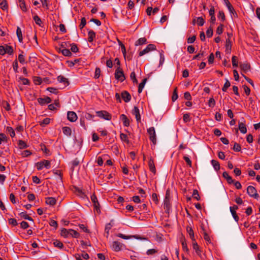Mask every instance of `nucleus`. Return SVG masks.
I'll return each mask as SVG.
<instances>
[{
    "label": "nucleus",
    "mask_w": 260,
    "mask_h": 260,
    "mask_svg": "<svg viewBox=\"0 0 260 260\" xmlns=\"http://www.w3.org/2000/svg\"><path fill=\"white\" fill-rule=\"evenodd\" d=\"M60 235L64 238H68L70 236L73 238H78L79 236V234L77 231L73 229L67 230L64 228L61 230Z\"/></svg>",
    "instance_id": "nucleus-1"
},
{
    "label": "nucleus",
    "mask_w": 260,
    "mask_h": 260,
    "mask_svg": "<svg viewBox=\"0 0 260 260\" xmlns=\"http://www.w3.org/2000/svg\"><path fill=\"white\" fill-rule=\"evenodd\" d=\"M115 78L116 79L120 81L121 82L123 81L125 78L124 75V73L120 67H117L115 73Z\"/></svg>",
    "instance_id": "nucleus-2"
},
{
    "label": "nucleus",
    "mask_w": 260,
    "mask_h": 260,
    "mask_svg": "<svg viewBox=\"0 0 260 260\" xmlns=\"http://www.w3.org/2000/svg\"><path fill=\"white\" fill-rule=\"evenodd\" d=\"M36 166L37 169L38 170H41L44 167L47 169L51 168L50 161L48 160H44L43 161L38 162H37Z\"/></svg>",
    "instance_id": "nucleus-3"
},
{
    "label": "nucleus",
    "mask_w": 260,
    "mask_h": 260,
    "mask_svg": "<svg viewBox=\"0 0 260 260\" xmlns=\"http://www.w3.org/2000/svg\"><path fill=\"white\" fill-rule=\"evenodd\" d=\"M247 193L248 195L254 199H258L259 195L257 193V191L255 187L252 186H248L247 188Z\"/></svg>",
    "instance_id": "nucleus-4"
},
{
    "label": "nucleus",
    "mask_w": 260,
    "mask_h": 260,
    "mask_svg": "<svg viewBox=\"0 0 260 260\" xmlns=\"http://www.w3.org/2000/svg\"><path fill=\"white\" fill-rule=\"evenodd\" d=\"M147 132L149 135V139L153 143V145H155L156 143V134L154 127H151L147 129Z\"/></svg>",
    "instance_id": "nucleus-5"
},
{
    "label": "nucleus",
    "mask_w": 260,
    "mask_h": 260,
    "mask_svg": "<svg viewBox=\"0 0 260 260\" xmlns=\"http://www.w3.org/2000/svg\"><path fill=\"white\" fill-rule=\"evenodd\" d=\"M96 114L98 116L105 120H110L112 118L111 115L106 111H96Z\"/></svg>",
    "instance_id": "nucleus-6"
},
{
    "label": "nucleus",
    "mask_w": 260,
    "mask_h": 260,
    "mask_svg": "<svg viewBox=\"0 0 260 260\" xmlns=\"http://www.w3.org/2000/svg\"><path fill=\"white\" fill-rule=\"evenodd\" d=\"M156 49V48L155 45L154 44H149L146 47V48H145L143 50L139 52V55L140 56H142L144 55V54L148 53L150 51L155 50Z\"/></svg>",
    "instance_id": "nucleus-7"
},
{
    "label": "nucleus",
    "mask_w": 260,
    "mask_h": 260,
    "mask_svg": "<svg viewBox=\"0 0 260 260\" xmlns=\"http://www.w3.org/2000/svg\"><path fill=\"white\" fill-rule=\"evenodd\" d=\"M123 246L124 245L118 241H113L111 245V248L114 251L118 252L121 250Z\"/></svg>",
    "instance_id": "nucleus-8"
},
{
    "label": "nucleus",
    "mask_w": 260,
    "mask_h": 260,
    "mask_svg": "<svg viewBox=\"0 0 260 260\" xmlns=\"http://www.w3.org/2000/svg\"><path fill=\"white\" fill-rule=\"evenodd\" d=\"M132 113L135 116L137 121L138 122H140L141 121V116L140 114L139 109L137 106H134V109L132 110Z\"/></svg>",
    "instance_id": "nucleus-9"
},
{
    "label": "nucleus",
    "mask_w": 260,
    "mask_h": 260,
    "mask_svg": "<svg viewBox=\"0 0 260 260\" xmlns=\"http://www.w3.org/2000/svg\"><path fill=\"white\" fill-rule=\"evenodd\" d=\"M68 119L71 121L74 122L77 119V116L75 112L73 111H69L67 114Z\"/></svg>",
    "instance_id": "nucleus-10"
},
{
    "label": "nucleus",
    "mask_w": 260,
    "mask_h": 260,
    "mask_svg": "<svg viewBox=\"0 0 260 260\" xmlns=\"http://www.w3.org/2000/svg\"><path fill=\"white\" fill-rule=\"evenodd\" d=\"M57 81L59 83H63L64 87H66L69 85V81L68 79L65 78L62 75H59L57 78Z\"/></svg>",
    "instance_id": "nucleus-11"
},
{
    "label": "nucleus",
    "mask_w": 260,
    "mask_h": 260,
    "mask_svg": "<svg viewBox=\"0 0 260 260\" xmlns=\"http://www.w3.org/2000/svg\"><path fill=\"white\" fill-rule=\"evenodd\" d=\"M37 101L41 105L49 104L51 102V99L48 96H46L44 98H39L37 99Z\"/></svg>",
    "instance_id": "nucleus-12"
},
{
    "label": "nucleus",
    "mask_w": 260,
    "mask_h": 260,
    "mask_svg": "<svg viewBox=\"0 0 260 260\" xmlns=\"http://www.w3.org/2000/svg\"><path fill=\"white\" fill-rule=\"evenodd\" d=\"M192 248L195 250L197 254L201 258H202L201 254V250L199 246L196 241H192Z\"/></svg>",
    "instance_id": "nucleus-13"
},
{
    "label": "nucleus",
    "mask_w": 260,
    "mask_h": 260,
    "mask_svg": "<svg viewBox=\"0 0 260 260\" xmlns=\"http://www.w3.org/2000/svg\"><path fill=\"white\" fill-rule=\"evenodd\" d=\"M121 98L126 103L129 102L131 100V95L127 91L122 92Z\"/></svg>",
    "instance_id": "nucleus-14"
},
{
    "label": "nucleus",
    "mask_w": 260,
    "mask_h": 260,
    "mask_svg": "<svg viewBox=\"0 0 260 260\" xmlns=\"http://www.w3.org/2000/svg\"><path fill=\"white\" fill-rule=\"evenodd\" d=\"M148 166L150 171L152 172L154 174L156 173V169L154 165L153 159L152 157L149 158V160L148 161Z\"/></svg>",
    "instance_id": "nucleus-15"
},
{
    "label": "nucleus",
    "mask_w": 260,
    "mask_h": 260,
    "mask_svg": "<svg viewBox=\"0 0 260 260\" xmlns=\"http://www.w3.org/2000/svg\"><path fill=\"white\" fill-rule=\"evenodd\" d=\"M240 68L244 73H246L250 70V66L247 63H240Z\"/></svg>",
    "instance_id": "nucleus-16"
},
{
    "label": "nucleus",
    "mask_w": 260,
    "mask_h": 260,
    "mask_svg": "<svg viewBox=\"0 0 260 260\" xmlns=\"http://www.w3.org/2000/svg\"><path fill=\"white\" fill-rule=\"evenodd\" d=\"M120 120L122 121L124 126H128L129 125V120L124 114H121L120 116Z\"/></svg>",
    "instance_id": "nucleus-17"
},
{
    "label": "nucleus",
    "mask_w": 260,
    "mask_h": 260,
    "mask_svg": "<svg viewBox=\"0 0 260 260\" xmlns=\"http://www.w3.org/2000/svg\"><path fill=\"white\" fill-rule=\"evenodd\" d=\"M232 48V42L229 39H226L225 44V52L226 54H230Z\"/></svg>",
    "instance_id": "nucleus-18"
},
{
    "label": "nucleus",
    "mask_w": 260,
    "mask_h": 260,
    "mask_svg": "<svg viewBox=\"0 0 260 260\" xmlns=\"http://www.w3.org/2000/svg\"><path fill=\"white\" fill-rule=\"evenodd\" d=\"M88 41L89 42H92L94 39L95 38V32L92 30H89L88 32Z\"/></svg>",
    "instance_id": "nucleus-19"
},
{
    "label": "nucleus",
    "mask_w": 260,
    "mask_h": 260,
    "mask_svg": "<svg viewBox=\"0 0 260 260\" xmlns=\"http://www.w3.org/2000/svg\"><path fill=\"white\" fill-rule=\"evenodd\" d=\"M46 203L48 205L53 206L56 203V200L54 198L47 197L46 198Z\"/></svg>",
    "instance_id": "nucleus-20"
},
{
    "label": "nucleus",
    "mask_w": 260,
    "mask_h": 260,
    "mask_svg": "<svg viewBox=\"0 0 260 260\" xmlns=\"http://www.w3.org/2000/svg\"><path fill=\"white\" fill-rule=\"evenodd\" d=\"M222 176L226 180L227 182L229 184H232L234 182V180L226 172H224L223 173Z\"/></svg>",
    "instance_id": "nucleus-21"
},
{
    "label": "nucleus",
    "mask_w": 260,
    "mask_h": 260,
    "mask_svg": "<svg viewBox=\"0 0 260 260\" xmlns=\"http://www.w3.org/2000/svg\"><path fill=\"white\" fill-rule=\"evenodd\" d=\"M16 35L18 37L19 42L20 43H22V41H23V37H22V31H21V28L19 26H17V27Z\"/></svg>",
    "instance_id": "nucleus-22"
},
{
    "label": "nucleus",
    "mask_w": 260,
    "mask_h": 260,
    "mask_svg": "<svg viewBox=\"0 0 260 260\" xmlns=\"http://www.w3.org/2000/svg\"><path fill=\"white\" fill-rule=\"evenodd\" d=\"M239 129L241 133L245 134L247 133V128L245 126V124L243 122L239 123Z\"/></svg>",
    "instance_id": "nucleus-23"
},
{
    "label": "nucleus",
    "mask_w": 260,
    "mask_h": 260,
    "mask_svg": "<svg viewBox=\"0 0 260 260\" xmlns=\"http://www.w3.org/2000/svg\"><path fill=\"white\" fill-rule=\"evenodd\" d=\"M147 43V40L145 38H141L139 39L135 43L136 46L142 45Z\"/></svg>",
    "instance_id": "nucleus-24"
},
{
    "label": "nucleus",
    "mask_w": 260,
    "mask_h": 260,
    "mask_svg": "<svg viewBox=\"0 0 260 260\" xmlns=\"http://www.w3.org/2000/svg\"><path fill=\"white\" fill-rule=\"evenodd\" d=\"M225 4L228 7V9L230 13H234L235 12L234 9L232 5L231 4L229 0H224Z\"/></svg>",
    "instance_id": "nucleus-25"
},
{
    "label": "nucleus",
    "mask_w": 260,
    "mask_h": 260,
    "mask_svg": "<svg viewBox=\"0 0 260 260\" xmlns=\"http://www.w3.org/2000/svg\"><path fill=\"white\" fill-rule=\"evenodd\" d=\"M19 215L21 217L25 219L33 221L32 218L31 217L29 216L27 214L26 212H22L20 213Z\"/></svg>",
    "instance_id": "nucleus-26"
},
{
    "label": "nucleus",
    "mask_w": 260,
    "mask_h": 260,
    "mask_svg": "<svg viewBox=\"0 0 260 260\" xmlns=\"http://www.w3.org/2000/svg\"><path fill=\"white\" fill-rule=\"evenodd\" d=\"M8 138L3 133H0V145L2 143H8Z\"/></svg>",
    "instance_id": "nucleus-27"
},
{
    "label": "nucleus",
    "mask_w": 260,
    "mask_h": 260,
    "mask_svg": "<svg viewBox=\"0 0 260 260\" xmlns=\"http://www.w3.org/2000/svg\"><path fill=\"white\" fill-rule=\"evenodd\" d=\"M186 230H187V233H188V234H189L190 238L192 240V241H194L195 239H194V233H193L192 229L191 227L187 226L186 228Z\"/></svg>",
    "instance_id": "nucleus-28"
},
{
    "label": "nucleus",
    "mask_w": 260,
    "mask_h": 260,
    "mask_svg": "<svg viewBox=\"0 0 260 260\" xmlns=\"http://www.w3.org/2000/svg\"><path fill=\"white\" fill-rule=\"evenodd\" d=\"M62 132L63 133L67 136H70L72 133L71 129L68 126L63 127L62 128Z\"/></svg>",
    "instance_id": "nucleus-29"
},
{
    "label": "nucleus",
    "mask_w": 260,
    "mask_h": 260,
    "mask_svg": "<svg viewBox=\"0 0 260 260\" xmlns=\"http://www.w3.org/2000/svg\"><path fill=\"white\" fill-rule=\"evenodd\" d=\"M146 81H147V79L145 78L143 80L142 82H141L139 84V86H138V91L139 93L142 91Z\"/></svg>",
    "instance_id": "nucleus-30"
},
{
    "label": "nucleus",
    "mask_w": 260,
    "mask_h": 260,
    "mask_svg": "<svg viewBox=\"0 0 260 260\" xmlns=\"http://www.w3.org/2000/svg\"><path fill=\"white\" fill-rule=\"evenodd\" d=\"M59 51L62 53V54L66 56H70L72 55V53L70 50L68 49H59Z\"/></svg>",
    "instance_id": "nucleus-31"
},
{
    "label": "nucleus",
    "mask_w": 260,
    "mask_h": 260,
    "mask_svg": "<svg viewBox=\"0 0 260 260\" xmlns=\"http://www.w3.org/2000/svg\"><path fill=\"white\" fill-rule=\"evenodd\" d=\"M6 132L10 134L12 138H13L15 136V132L13 128L10 126H7L6 128Z\"/></svg>",
    "instance_id": "nucleus-32"
},
{
    "label": "nucleus",
    "mask_w": 260,
    "mask_h": 260,
    "mask_svg": "<svg viewBox=\"0 0 260 260\" xmlns=\"http://www.w3.org/2000/svg\"><path fill=\"white\" fill-rule=\"evenodd\" d=\"M211 164L216 171L220 169V164L217 161L213 159L211 160Z\"/></svg>",
    "instance_id": "nucleus-33"
},
{
    "label": "nucleus",
    "mask_w": 260,
    "mask_h": 260,
    "mask_svg": "<svg viewBox=\"0 0 260 260\" xmlns=\"http://www.w3.org/2000/svg\"><path fill=\"white\" fill-rule=\"evenodd\" d=\"M0 7L3 10H7L8 5L6 0H0Z\"/></svg>",
    "instance_id": "nucleus-34"
},
{
    "label": "nucleus",
    "mask_w": 260,
    "mask_h": 260,
    "mask_svg": "<svg viewBox=\"0 0 260 260\" xmlns=\"http://www.w3.org/2000/svg\"><path fill=\"white\" fill-rule=\"evenodd\" d=\"M53 245L55 247H58L60 249H62L63 247V243L58 240H55L53 241Z\"/></svg>",
    "instance_id": "nucleus-35"
},
{
    "label": "nucleus",
    "mask_w": 260,
    "mask_h": 260,
    "mask_svg": "<svg viewBox=\"0 0 260 260\" xmlns=\"http://www.w3.org/2000/svg\"><path fill=\"white\" fill-rule=\"evenodd\" d=\"M197 23L199 26H203L205 23V20L202 17H199L197 18Z\"/></svg>",
    "instance_id": "nucleus-36"
},
{
    "label": "nucleus",
    "mask_w": 260,
    "mask_h": 260,
    "mask_svg": "<svg viewBox=\"0 0 260 260\" xmlns=\"http://www.w3.org/2000/svg\"><path fill=\"white\" fill-rule=\"evenodd\" d=\"M23 52L18 55V60L21 64H23L26 63L24 55L23 54Z\"/></svg>",
    "instance_id": "nucleus-37"
},
{
    "label": "nucleus",
    "mask_w": 260,
    "mask_h": 260,
    "mask_svg": "<svg viewBox=\"0 0 260 260\" xmlns=\"http://www.w3.org/2000/svg\"><path fill=\"white\" fill-rule=\"evenodd\" d=\"M219 19H221L222 22L225 20V17L224 12L222 11H219L217 15Z\"/></svg>",
    "instance_id": "nucleus-38"
},
{
    "label": "nucleus",
    "mask_w": 260,
    "mask_h": 260,
    "mask_svg": "<svg viewBox=\"0 0 260 260\" xmlns=\"http://www.w3.org/2000/svg\"><path fill=\"white\" fill-rule=\"evenodd\" d=\"M2 106L7 110L9 111L11 110V107L10 104L7 101H4L2 102Z\"/></svg>",
    "instance_id": "nucleus-39"
},
{
    "label": "nucleus",
    "mask_w": 260,
    "mask_h": 260,
    "mask_svg": "<svg viewBox=\"0 0 260 260\" xmlns=\"http://www.w3.org/2000/svg\"><path fill=\"white\" fill-rule=\"evenodd\" d=\"M120 138L122 141L125 142L127 143H129V140L128 139L127 135L123 133H121L120 135Z\"/></svg>",
    "instance_id": "nucleus-40"
},
{
    "label": "nucleus",
    "mask_w": 260,
    "mask_h": 260,
    "mask_svg": "<svg viewBox=\"0 0 260 260\" xmlns=\"http://www.w3.org/2000/svg\"><path fill=\"white\" fill-rule=\"evenodd\" d=\"M33 19L35 21V23L39 25V26L41 25L42 24V20H41L40 18L37 15H35L33 17Z\"/></svg>",
    "instance_id": "nucleus-41"
},
{
    "label": "nucleus",
    "mask_w": 260,
    "mask_h": 260,
    "mask_svg": "<svg viewBox=\"0 0 260 260\" xmlns=\"http://www.w3.org/2000/svg\"><path fill=\"white\" fill-rule=\"evenodd\" d=\"M116 236L125 240L130 239L132 237H134L133 236H126L121 233L117 234Z\"/></svg>",
    "instance_id": "nucleus-42"
},
{
    "label": "nucleus",
    "mask_w": 260,
    "mask_h": 260,
    "mask_svg": "<svg viewBox=\"0 0 260 260\" xmlns=\"http://www.w3.org/2000/svg\"><path fill=\"white\" fill-rule=\"evenodd\" d=\"M79 164V160L77 158H75L71 162V168L73 170L74 168L78 166Z\"/></svg>",
    "instance_id": "nucleus-43"
},
{
    "label": "nucleus",
    "mask_w": 260,
    "mask_h": 260,
    "mask_svg": "<svg viewBox=\"0 0 260 260\" xmlns=\"http://www.w3.org/2000/svg\"><path fill=\"white\" fill-rule=\"evenodd\" d=\"M231 86V83L228 79H226V81L222 88L223 91L225 92L228 88Z\"/></svg>",
    "instance_id": "nucleus-44"
},
{
    "label": "nucleus",
    "mask_w": 260,
    "mask_h": 260,
    "mask_svg": "<svg viewBox=\"0 0 260 260\" xmlns=\"http://www.w3.org/2000/svg\"><path fill=\"white\" fill-rule=\"evenodd\" d=\"M70 45L71 46V50L73 52L76 53L78 51V50H79L78 48L75 44H74V43L70 44Z\"/></svg>",
    "instance_id": "nucleus-45"
},
{
    "label": "nucleus",
    "mask_w": 260,
    "mask_h": 260,
    "mask_svg": "<svg viewBox=\"0 0 260 260\" xmlns=\"http://www.w3.org/2000/svg\"><path fill=\"white\" fill-rule=\"evenodd\" d=\"M192 197L196 199L197 201H199L200 200V197L199 196V192L197 189L193 190Z\"/></svg>",
    "instance_id": "nucleus-46"
},
{
    "label": "nucleus",
    "mask_w": 260,
    "mask_h": 260,
    "mask_svg": "<svg viewBox=\"0 0 260 260\" xmlns=\"http://www.w3.org/2000/svg\"><path fill=\"white\" fill-rule=\"evenodd\" d=\"M6 53L11 55L13 53V49L12 46H7L5 47Z\"/></svg>",
    "instance_id": "nucleus-47"
},
{
    "label": "nucleus",
    "mask_w": 260,
    "mask_h": 260,
    "mask_svg": "<svg viewBox=\"0 0 260 260\" xmlns=\"http://www.w3.org/2000/svg\"><path fill=\"white\" fill-rule=\"evenodd\" d=\"M232 64L233 67H238V58L236 56H233L232 58Z\"/></svg>",
    "instance_id": "nucleus-48"
},
{
    "label": "nucleus",
    "mask_w": 260,
    "mask_h": 260,
    "mask_svg": "<svg viewBox=\"0 0 260 260\" xmlns=\"http://www.w3.org/2000/svg\"><path fill=\"white\" fill-rule=\"evenodd\" d=\"M130 78L134 83H138V80L136 79V74L135 72H132L130 75Z\"/></svg>",
    "instance_id": "nucleus-49"
},
{
    "label": "nucleus",
    "mask_w": 260,
    "mask_h": 260,
    "mask_svg": "<svg viewBox=\"0 0 260 260\" xmlns=\"http://www.w3.org/2000/svg\"><path fill=\"white\" fill-rule=\"evenodd\" d=\"M18 146L20 148L23 149L27 147V145L25 142L22 140H19L18 142Z\"/></svg>",
    "instance_id": "nucleus-50"
},
{
    "label": "nucleus",
    "mask_w": 260,
    "mask_h": 260,
    "mask_svg": "<svg viewBox=\"0 0 260 260\" xmlns=\"http://www.w3.org/2000/svg\"><path fill=\"white\" fill-rule=\"evenodd\" d=\"M79 59H75L74 61H68L67 63L70 67H73L76 63L79 62Z\"/></svg>",
    "instance_id": "nucleus-51"
},
{
    "label": "nucleus",
    "mask_w": 260,
    "mask_h": 260,
    "mask_svg": "<svg viewBox=\"0 0 260 260\" xmlns=\"http://www.w3.org/2000/svg\"><path fill=\"white\" fill-rule=\"evenodd\" d=\"M181 244L182 246L183 250L184 251H188V249L187 248V243L185 240H182L181 241Z\"/></svg>",
    "instance_id": "nucleus-52"
},
{
    "label": "nucleus",
    "mask_w": 260,
    "mask_h": 260,
    "mask_svg": "<svg viewBox=\"0 0 260 260\" xmlns=\"http://www.w3.org/2000/svg\"><path fill=\"white\" fill-rule=\"evenodd\" d=\"M233 150L236 152H239L241 150V147L240 144L235 143L234 147H233Z\"/></svg>",
    "instance_id": "nucleus-53"
},
{
    "label": "nucleus",
    "mask_w": 260,
    "mask_h": 260,
    "mask_svg": "<svg viewBox=\"0 0 260 260\" xmlns=\"http://www.w3.org/2000/svg\"><path fill=\"white\" fill-rule=\"evenodd\" d=\"M223 24H220L217 28L216 33L218 35H220L223 32Z\"/></svg>",
    "instance_id": "nucleus-54"
},
{
    "label": "nucleus",
    "mask_w": 260,
    "mask_h": 260,
    "mask_svg": "<svg viewBox=\"0 0 260 260\" xmlns=\"http://www.w3.org/2000/svg\"><path fill=\"white\" fill-rule=\"evenodd\" d=\"M215 105V101L213 98H210L208 101V106L210 107L213 108Z\"/></svg>",
    "instance_id": "nucleus-55"
},
{
    "label": "nucleus",
    "mask_w": 260,
    "mask_h": 260,
    "mask_svg": "<svg viewBox=\"0 0 260 260\" xmlns=\"http://www.w3.org/2000/svg\"><path fill=\"white\" fill-rule=\"evenodd\" d=\"M183 159L187 164V165L189 166V167H192V162L191 160L189 159V158L187 156H184Z\"/></svg>",
    "instance_id": "nucleus-56"
},
{
    "label": "nucleus",
    "mask_w": 260,
    "mask_h": 260,
    "mask_svg": "<svg viewBox=\"0 0 260 260\" xmlns=\"http://www.w3.org/2000/svg\"><path fill=\"white\" fill-rule=\"evenodd\" d=\"M86 24V21L85 18V17L82 18L81 20V23L79 25L80 28V29L83 28L85 26Z\"/></svg>",
    "instance_id": "nucleus-57"
},
{
    "label": "nucleus",
    "mask_w": 260,
    "mask_h": 260,
    "mask_svg": "<svg viewBox=\"0 0 260 260\" xmlns=\"http://www.w3.org/2000/svg\"><path fill=\"white\" fill-rule=\"evenodd\" d=\"M13 68L15 73H18V62L17 60L16 59L13 63Z\"/></svg>",
    "instance_id": "nucleus-58"
},
{
    "label": "nucleus",
    "mask_w": 260,
    "mask_h": 260,
    "mask_svg": "<svg viewBox=\"0 0 260 260\" xmlns=\"http://www.w3.org/2000/svg\"><path fill=\"white\" fill-rule=\"evenodd\" d=\"M8 221L9 223L13 226H16L18 224L17 220L14 218H10Z\"/></svg>",
    "instance_id": "nucleus-59"
},
{
    "label": "nucleus",
    "mask_w": 260,
    "mask_h": 260,
    "mask_svg": "<svg viewBox=\"0 0 260 260\" xmlns=\"http://www.w3.org/2000/svg\"><path fill=\"white\" fill-rule=\"evenodd\" d=\"M101 75V70L99 68H96L95 70L94 78L98 79Z\"/></svg>",
    "instance_id": "nucleus-60"
},
{
    "label": "nucleus",
    "mask_w": 260,
    "mask_h": 260,
    "mask_svg": "<svg viewBox=\"0 0 260 260\" xmlns=\"http://www.w3.org/2000/svg\"><path fill=\"white\" fill-rule=\"evenodd\" d=\"M206 35L207 37L210 38L213 35V29L211 27H210L208 28V29L206 31Z\"/></svg>",
    "instance_id": "nucleus-61"
},
{
    "label": "nucleus",
    "mask_w": 260,
    "mask_h": 260,
    "mask_svg": "<svg viewBox=\"0 0 260 260\" xmlns=\"http://www.w3.org/2000/svg\"><path fill=\"white\" fill-rule=\"evenodd\" d=\"M231 212V214L234 218V219H235V220L237 222H238V221L239 220V217L237 215V213H236V211H234V210H230Z\"/></svg>",
    "instance_id": "nucleus-62"
},
{
    "label": "nucleus",
    "mask_w": 260,
    "mask_h": 260,
    "mask_svg": "<svg viewBox=\"0 0 260 260\" xmlns=\"http://www.w3.org/2000/svg\"><path fill=\"white\" fill-rule=\"evenodd\" d=\"M19 79H20V80H21L22 83L23 85H29L30 83L29 80L26 78L20 77V78H19Z\"/></svg>",
    "instance_id": "nucleus-63"
},
{
    "label": "nucleus",
    "mask_w": 260,
    "mask_h": 260,
    "mask_svg": "<svg viewBox=\"0 0 260 260\" xmlns=\"http://www.w3.org/2000/svg\"><path fill=\"white\" fill-rule=\"evenodd\" d=\"M178 94L177 92V89H175L174 90L172 96V100L173 102L175 101L178 99Z\"/></svg>",
    "instance_id": "nucleus-64"
}]
</instances>
